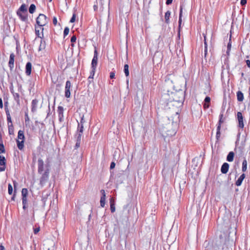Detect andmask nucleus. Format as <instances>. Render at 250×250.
<instances>
[{
	"mask_svg": "<svg viewBox=\"0 0 250 250\" xmlns=\"http://www.w3.org/2000/svg\"><path fill=\"white\" fill-rule=\"evenodd\" d=\"M167 95L169 96L168 99L167 104L168 105H173V102L175 103L176 105L181 104L184 100V93L183 91L179 89H175V91H171L170 93H168Z\"/></svg>",
	"mask_w": 250,
	"mask_h": 250,
	"instance_id": "f257e3e1",
	"label": "nucleus"
},
{
	"mask_svg": "<svg viewBox=\"0 0 250 250\" xmlns=\"http://www.w3.org/2000/svg\"><path fill=\"white\" fill-rule=\"evenodd\" d=\"M6 117L7 125L8 128V134L10 136L12 135L13 137H14V127L12 121L11 117L8 108V106L4 107Z\"/></svg>",
	"mask_w": 250,
	"mask_h": 250,
	"instance_id": "f03ea898",
	"label": "nucleus"
},
{
	"mask_svg": "<svg viewBox=\"0 0 250 250\" xmlns=\"http://www.w3.org/2000/svg\"><path fill=\"white\" fill-rule=\"evenodd\" d=\"M17 15L19 16L21 21L27 20V10L25 4L21 5L18 11H17Z\"/></svg>",
	"mask_w": 250,
	"mask_h": 250,
	"instance_id": "7ed1b4c3",
	"label": "nucleus"
},
{
	"mask_svg": "<svg viewBox=\"0 0 250 250\" xmlns=\"http://www.w3.org/2000/svg\"><path fill=\"white\" fill-rule=\"evenodd\" d=\"M18 140L17 139V146L19 149L22 150L24 147V142L25 139L23 131L20 130L18 131Z\"/></svg>",
	"mask_w": 250,
	"mask_h": 250,
	"instance_id": "20e7f679",
	"label": "nucleus"
},
{
	"mask_svg": "<svg viewBox=\"0 0 250 250\" xmlns=\"http://www.w3.org/2000/svg\"><path fill=\"white\" fill-rule=\"evenodd\" d=\"M36 22L40 27H42L48 22L47 17L44 14H40L36 19Z\"/></svg>",
	"mask_w": 250,
	"mask_h": 250,
	"instance_id": "39448f33",
	"label": "nucleus"
},
{
	"mask_svg": "<svg viewBox=\"0 0 250 250\" xmlns=\"http://www.w3.org/2000/svg\"><path fill=\"white\" fill-rule=\"evenodd\" d=\"M42 175L40 178V183L42 186H43L47 182L49 178V170L47 168L45 170L43 173H42Z\"/></svg>",
	"mask_w": 250,
	"mask_h": 250,
	"instance_id": "423d86ee",
	"label": "nucleus"
},
{
	"mask_svg": "<svg viewBox=\"0 0 250 250\" xmlns=\"http://www.w3.org/2000/svg\"><path fill=\"white\" fill-rule=\"evenodd\" d=\"M28 194V190L26 188H23L21 191V195L22 196V204H23V208L25 209L27 208V196Z\"/></svg>",
	"mask_w": 250,
	"mask_h": 250,
	"instance_id": "0eeeda50",
	"label": "nucleus"
},
{
	"mask_svg": "<svg viewBox=\"0 0 250 250\" xmlns=\"http://www.w3.org/2000/svg\"><path fill=\"white\" fill-rule=\"evenodd\" d=\"M223 117V114H221L219 115V120L218 125V126L217 127V132H216V137L217 140L220 136V129H221V124L224 122Z\"/></svg>",
	"mask_w": 250,
	"mask_h": 250,
	"instance_id": "6e6552de",
	"label": "nucleus"
},
{
	"mask_svg": "<svg viewBox=\"0 0 250 250\" xmlns=\"http://www.w3.org/2000/svg\"><path fill=\"white\" fill-rule=\"evenodd\" d=\"M169 121H172V125L174 126H176L180 121L179 115L178 112H176L173 117H170L168 119Z\"/></svg>",
	"mask_w": 250,
	"mask_h": 250,
	"instance_id": "1a4fd4ad",
	"label": "nucleus"
},
{
	"mask_svg": "<svg viewBox=\"0 0 250 250\" xmlns=\"http://www.w3.org/2000/svg\"><path fill=\"white\" fill-rule=\"evenodd\" d=\"M237 118L238 122V126L241 128H243L244 126L243 121L244 118L241 112H237Z\"/></svg>",
	"mask_w": 250,
	"mask_h": 250,
	"instance_id": "9d476101",
	"label": "nucleus"
},
{
	"mask_svg": "<svg viewBox=\"0 0 250 250\" xmlns=\"http://www.w3.org/2000/svg\"><path fill=\"white\" fill-rule=\"evenodd\" d=\"M71 86V83L69 81H67L65 83V97L66 98H69L70 96V87Z\"/></svg>",
	"mask_w": 250,
	"mask_h": 250,
	"instance_id": "9b49d317",
	"label": "nucleus"
},
{
	"mask_svg": "<svg viewBox=\"0 0 250 250\" xmlns=\"http://www.w3.org/2000/svg\"><path fill=\"white\" fill-rule=\"evenodd\" d=\"M15 55L13 53L10 55L9 61L8 62V66L11 71H13L14 67Z\"/></svg>",
	"mask_w": 250,
	"mask_h": 250,
	"instance_id": "f8f14e48",
	"label": "nucleus"
},
{
	"mask_svg": "<svg viewBox=\"0 0 250 250\" xmlns=\"http://www.w3.org/2000/svg\"><path fill=\"white\" fill-rule=\"evenodd\" d=\"M97 61H98V53H97V51L96 50H95L94 57L92 60V62H91L92 68L93 70H95V69H96V67L97 64Z\"/></svg>",
	"mask_w": 250,
	"mask_h": 250,
	"instance_id": "ddd939ff",
	"label": "nucleus"
},
{
	"mask_svg": "<svg viewBox=\"0 0 250 250\" xmlns=\"http://www.w3.org/2000/svg\"><path fill=\"white\" fill-rule=\"evenodd\" d=\"M44 162L43 160L40 158L38 161V172L40 174H42L43 171Z\"/></svg>",
	"mask_w": 250,
	"mask_h": 250,
	"instance_id": "4468645a",
	"label": "nucleus"
},
{
	"mask_svg": "<svg viewBox=\"0 0 250 250\" xmlns=\"http://www.w3.org/2000/svg\"><path fill=\"white\" fill-rule=\"evenodd\" d=\"M6 159L2 155H0V171H4L5 169Z\"/></svg>",
	"mask_w": 250,
	"mask_h": 250,
	"instance_id": "2eb2a0df",
	"label": "nucleus"
},
{
	"mask_svg": "<svg viewBox=\"0 0 250 250\" xmlns=\"http://www.w3.org/2000/svg\"><path fill=\"white\" fill-rule=\"evenodd\" d=\"M5 152V147L3 145L2 134L0 132V154Z\"/></svg>",
	"mask_w": 250,
	"mask_h": 250,
	"instance_id": "dca6fc26",
	"label": "nucleus"
},
{
	"mask_svg": "<svg viewBox=\"0 0 250 250\" xmlns=\"http://www.w3.org/2000/svg\"><path fill=\"white\" fill-rule=\"evenodd\" d=\"M229 164L227 163H224L221 168V171L223 174H226L228 172L229 168Z\"/></svg>",
	"mask_w": 250,
	"mask_h": 250,
	"instance_id": "f3484780",
	"label": "nucleus"
},
{
	"mask_svg": "<svg viewBox=\"0 0 250 250\" xmlns=\"http://www.w3.org/2000/svg\"><path fill=\"white\" fill-rule=\"evenodd\" d=\"M38 101L37 99H34L31 103V111L35 112L37 111Z\"/></svg>",
	"mask_w": 250,
	"mask_h": 250,
	"instance_id": "a211bd4d",
	"label": "nucleus"
},
{
	"mask_svg": "<svg viewBox=\"0 0 250 250\" xmlns=\"http://www.w3.org/2000/svg\"><path fill=\"white\" fill-rule=\"evenodd\" d=\"M32 70V64L30 62H28L25 66V73L27 76L31 74Z\"/></svg>",
	"mask_w": 250,
	"mask_h": 250,
	"instance_id": "6ab92c4d",
	"label": "nucleus"
},
{
	"mask_svg": "<svg viewBox=\"0 0 250 250\" xmlns=\"http://www.w3.org/2000/svg\"><path fill=\"white\" fill-rule=\"evenodd\" d=\"M246 175L245 174L243 173L241 175V176L238 178L237 180L236 181L235 185L239 187L242 185V182L244 178H245Z\"/></svg>",
	"mask_w": 250,
	"mask_h": 250,
	"instance_id": "aec40b11",
	"label": "nucleus"
},
{
	"mask_svg": "<svg viewBox=\"0 0 250 250\" xmlns=\"http://www.w3.org/2000/svg\"><path fill=\"white\" fill-rule=\"evenodd\" d=\"M63 108L62 106L58 107V114H59V121L60 122H62L63 120Z\"/></svg>",
	"mask_w": 250,
	"mask_h": 250,
	"instance_id": "412c9836",
	"label": "nucleus"
},
{
	"mask_svg": "<svg viewBox=\"0 0 250 250\" xmlns=\"http://www.w3.org/2000/svg\"><path fill=\"white\" fill-rule=\"evenodd\" d=\"M40 29L42 31L41 33H40V30L39 29H37V28H36V29H35L36 35L39 38H40L42 39L43 38V28L42 27H40Z\"/></svg>",
	"mask_w": 250,
	"mask_h": 250,
	"instance_id": "4be33fe9",
	"label": "nucleus"
},
{
	"mask_svg": "<svg viewBox=\"0 0 250 250\" xmlns=\"http://www.w3.org/2000/svg\"><path fill=\"white\" fill-rule=\"evenodd\" d=\"M234 153L232 151L229 152L227 157V160L229 162H232L234 159Z\"/></svg>",
	"mask_w": 250,
	"mask_h": 250,
	"instance_id": "5701e85b",
	"label": "nucleus"
},
{
	"mask_svg": "<svg viewBox=\"0 0 250 250\" xmlns=\"http://www.w3.org/2000/svg\"><path fill=\"white\" fill-rule=\"evenodd\" d=\"M236 95H237V99L238 101L242 102L243 101L244 95L241 91H237V93H236Z\"/></svg>",
	"mask_w": 250,
	"mask_h": 250,
	"instance_id": "b1692460",
	"label": "nucleus"
},
{
	"mask_svg": "<svg viewBox=\"0 0 250 250\" xmlns=\"http://www.w3.org/2000/svg\"><path fill=\"white\" fill-rule=\"evenodd\" d=\"M13 187H14V194L13 196L11 197V199L9 200V202H11L12 201H15V198L16 196V181L13 180Z\"/></svg>",
	"mask_w": 250,
	"mask_h": 250,
	"instance_id": "393cba45",
	"label": "nucleus"
},
{
	"mask_svg": "<svg viewBox=\"0 0 250 250\" xmlns=\"http://www.w3.org/2000/svg\"><path fill=\"white\" fill-rule=\"evenodd\" d=\"M170 13H171L169 11H167V12H166L165 15V22L167 24H168L169 23V17H170Z\"/></svg>",
	"mask_w": 250,
	"mask_h": 250,
	"instance_id": "a878e982",
	"label": "nucleus"
},
{
	"mask_svg": "<svg viewBox=\"0 0 250 250\" xmlns=\"http://www.w3.org/2000/svg\"><path fill=\"white\" fill-rule=\"evenodd\" d=\"M247 169V161L246 160V159H244L243 161V162H242V170L243 172H245L246 171Z\"/></svg>",
	"mask_w": 250,
	"mask_h": 250,
	"instance_id": "bb28decb",
	"label": "nucleus"
},
{
	"mask_svg": "<svg viewBox=\"0 0 250 250\" xmlns=\"http://www.w3.org/2000/svg\"><path fill=\"white\" fill-rule=\"evenodd\" d=\"M165 132L167 136H172L175 133V129L168 130L167 131H165Z\"/></svg>",
	"mask_w": 250,
	"mask_h": 250,
	"instance_id": "cd10ccee",
	"label": "nucleus"
},
{
	"mask_svg": "<svg viewBox=\"0 0 250 250\" xmlns=\"http://www.w3.org/2000/svg\"><path fill=\"white\" fill-rule=\"evenodd\" d=\"M128 68H129V66H128V64H125L124 65V72L125 73V75L126 77L128 76H129V70H128Z\"/></svg>",
	"mask_w": 250,
	"mask_h": 250,
	"instance_id": "c85d7f7f",
	"label": "nucleus"
},
{
	"mask_svg": "<svg viewBox=\"0 0 250 250\" xmlns=\"http://www.w3.org/2000/svg\"><path fill=\"white\" fill-rule=\"evenodd\" d=\"M182 10H183V6L182 5L180 6V14H179V26L180 27L182 22Z\"/></svg>",
	"mask_w": 250,
	"mask_h": 250,
	"instance_id": "c756f323",
	"label": "nucleus"
},
{
	"mask_svg": "<svg viewBox=\"0 0 250 250\" xmlns=\"http://www.w3.org/2000/svg\"><path fill=\"white\" fill-rule=\"evenodd\" d=\"M83 131V125L78 124L77 131L78 133L82 134Z\"/></svg>",
	"mask_w": 250,
	"mask_h": 250,
	"instance_id": "7c9ffc66",
	"label": "nucleus"
},
{
	"mask_svg": "<svg viewBox=\"0 0 250 250\" xmlns=\"http://www.w3.org/2000/svg\"><path fill=\"white\" fill-rule=\"evenodd\" d=\"M36 10V6L34 4H32L30 5L29 8V12L31 14H33Z\"/></svg>",
	"mask_w": 250,
	"mask_h": 250,
	"instance_id": "2f4dec72",
	"label": "nucleus"
},
{
	"mask_svg": "<svg viewBox=\"0 0 250 250\" xmlns=\"http://www.w3.org/2000/svg\"><path fill=\"white\" fill-rule=\"evenodd\" d=\"M8 192L9 195H12L13 192L14 193V190L13 188V187L11 184H9L8 186Z\"/></svg>",
	"mask_w": 250,
	"mask_h": 250,
	"instance_id": "473e14b6",
	"label": "nucleus"
},
{
	"mask_svg": "<svg viewBox=\"0 0 250 250\" xmlns=\"http://www.w3.org/2000/svg\"><path fill=\"white\" fill-rule=\"evenodd\" d=\"M105 198L104 197H101L100 199V205L102 207L104 208L105 204Z\"/></svg>",
	"mask_w": 250,
	"mask_h": 250,
	"instance_id": "72a5a7b5",
	"label": "nucleus"
},
{
	"mask_svg": "<svg viewBox=\"0 0 250 250\" xmlns=\"http://www.w3.org/2000/svg\"><path fill=\"white\" fill-rule=\"evenodd\" d=\"M69 32V28L68 27H66L64 28V30L63 31L64 38L68 34Z\"/></svg>",
	"mask_w": 250,
	"mask_h": 250,
	"instance_id": "f704fd0d",
	"label": "nucleus"
},
{
	"mask_svg": "<svg viewBox=\"0 0 250 250\" xmlns=\"http://www.w3.org/2000/svg\"><path fill=\"white\" fill-rule=\"evenodd\" d=\"M99 3L100 5V9L103 11L104 9V1L103 0H99Z\"/></svg>",
	"mask_w": 250,
	"mask_h": 250,
	"instance_id": "c9c22d12",
	"label": "nucleus"
},
{
	"mask_svg": "<svg viewBox=\"0 0 250 250\" xmlns=\"http://www.w3.org/2000/svg\"><path fill=\"white\" fill-rule=\"evenodd\" d=\"M82 135V134L77 133V134L76 135L77 142H81Z\"/></svg>",
	"mask_w": 250,
	"mask_h": 250,
	"instance_id": "e433bc0d",
	"label": "nucleus"
},
{
	"mask_svg": "<svg viewBox=\"0 0 250 250\" xmlns=\"http://www.w3.org/2000/svg\"><path fill=\"white\" fill-rule=\"evenodd\" d=\"M29 121V118L28 117V114H27V113H25V122L26 124H27V123L28 124Z\"/></svg>",
	"mask_w": 250,
	"mask_h": 250,
	"instance_id": "4c0bfd02",
	"label": "nucleus"
},
{
	"mask_svg": "<svg viewBox=\"0 0 250 250\" xmlns=\"http://www.w3.org/2000/svg\"><path fill=\"white\" fill-rule=\"evenodd\" d=\"M76 39H77V38H76V36H75V35L71 37V42L72 43L75 42H76ZM71 45H72V46H74V44H73V43H72Z\"/></svg>",
	"mask_w": 250,
	"mask_h": 250,
	"instance_id": "58836bf2",
	"label": "nucleus"
},
{
	"mask_svg": "<svg viewBox=\"0 0 250 250\" xmlns=\"http://www.w3.org/2000/svg\"><path fill=\"white\" fill-rule=\"evenodd\" d=\"M230 48H231V43H230V42H229V43L228 44V45H227V53L228 55H229V52L230 50Z\"/></svg>",
	"mask_w": 250,
	"mask_h": 250,
	"instance_id": "ea45409f",
	"label": "nucleus"
},
{
	"mask_svg": "<svg viewBox=\"0 0 250 250\" xmlns=\"http://www.w3.org/2000/svg\"><path fill=\"white\" fill-rule=\"evenodd\" d=\"M85 122V121L84 119V115H83L81 117V119L80 123H78V124L83 125V124Z\"/></svg>",
	"mask_w": 250,
	"mask_h": 250,
	"instance_id": "a19ab883",
	"label": "nucleus"
},
{
	"mask_svg": "<svg viewBox=\"0 0 250 250\" xmlns=\"http://www.w3.org/2000/svg\"><path fill=\"white\" fill-rule=\"evenodd\" d=\"M110 206V210L111 212L113 213L115 211V205H111Z\"/></svg>",
	"mask_w": 250,
	"mask_h": 250,
	"instance_id": "79ce46f5",
	"label": "nucleus"
},
{
	"mask_svg": "<svg viewBox=\"0 0 250 250\" xmlns=\"http://www.w3.org/2000/svg\"><path fill=\"white\" fill-rule=\"evenodd\" d=\"M210 102V98L209 97L207 96L205 99L204 103L209 104Z\"/></svg>",
	"mask_w": 250,
	"mask_h": 250,
	"instance_id": "37998d69",
	"label": "nucleus"
},
{
	"mask_svg": "<svg viewBox=\"0 0 250 250\" xmlns=\"http://www.w3.org/2000/svg\"><path fill=\"white\" fill-rule=\"evenodd\" d=\"M10 90H11V92L12 93L13 95V96L14 97V99H16V95L14 93V87L12 85V84H11V86L10 87Z\"/></svg>",
	"mask_w": 250,
	"mask_h": 250,
	"instance_id": "c03bdc74",
	"label": "nucleus"
},
{
	"mask_svg": "<svg viewBox=\"0 0 250 250\" xmlns=\"http://www.w3.org/2000/svg\"><path fill=\"white\" fill-rule=\"evenodd\" d=\"M75 18H76V16H75V14H74L72 17V18H71L70 20V22H74L75 21Z\"/></svg>",
	"mask_w": 250,
	"mask_h": 250,
	"instance_id": "a18cd8bd",
	"label": "nucleus"
},
{
	"mask_svg": "<svg viewBox=\"0 0 250 250\" xmlns=\"http://www.w3.org/2000/svg\"><path fill=\"white\" fill-rule=\"evenodd\" d=\"M109 203H110V205H115V200L113 198H111L110 199V201H109Z\"/></svg>",
	"mask_w": 250,
	"mask_h": 250,
	"instance_id": "49530a36",
	"label": "nucleus"
},
{
	"mask_svg": "<svg viewBox=\"0 0 250 250\" xmlns=\"http://www.w3.org/2000/svg\"><path fill=\"white\" fill-rule=\"evenodd\" d=\"M101 193L102 195V196L101 197H104V198H106V195H105V192L104 190L102 189L101 190Z\"/></svg>",
	"mask_w": 250,
	"mask_h": 250,
	"instance_id": "de8ad7c7",
	"label": "nucleus"
},
{
	"mask_svg": "<svg viewBox=\"0 0 250 250\" xmlns=\"http://www.w3.org/2000/svg\"><path fill=\"white\" fill-rule=\"evenodd\" d=\"M53 23L54 25H56L57 24V18L55 17H54V18H53Z\"/></svg>",
	"mask_w": 250,
	"mask_h": 250,
	"instance_id": "09e8293b",
	"label": "nucleus"
},
{
	"mask_svg": "<svg viewBox=\"0 0 250 250\" xmlns=\"http://www.w3.org/2000/svg\"><path fill=\"white\" fill-rule=\"evenodd\" d=\"M115 77V73L114 72H111L110 73V78L111 79H113Z\"/></svg>",
	"mask_w": 250,
	"mask_h": 250,
	"instance_id": "8fccbe9b",
	"label": "nucleus"
},
{
	"mask_svg": "<svg viewBox=\"0 0 250 250\" xmlns=\"http://www.w3.org/2000/svg\"><path fill=\"white\" fill-rule=\"evenodd\" d=\"M115 167V163L113 162H111V164H110V169H113Z\"/></svg>",
	"mask_w": 250,
	"mask_h": 250,
	"instance_id": "3c124183",
	"label": "nucleus"
},
{
	"mask_svg": "<svg viewBox=\"0 0 250 250\" xmlns=\"http://www.w3.org/2000/svg\"><path fill=\"white\" fill-rule=\"evenodd\" d=\"M209 106V104H208V103H204V104H203V106L205 109L208 108Z\"/></svg>",
	"mask_w": 250,
	"mask_h": 250,
	"instance_id": "603ef678",
	"label": "nucleus"
},
{
	"mask_svg": "<svg viewBox=\"0 0 250 250\" xmlns=\"http://www.w3.org/2000/svg\"><path fill=\"white\" fill-rule=\"evenodd\" d=\"M240 3L242 5H245L247 3V0H241Z\"/></svg>",
	"mask_w": 250,
	"mask_h": 250,
	"instance_id": "864d4df0",
	"label": "nucleus"
},
{
	"mask_svg": "<svg viewBox=\"0 0 250 250\" xmlns=\"http://www.w3.org/2000/svg\"><path fill=\"white\" fill-rule=\"evenodd\" d=\"M44 48V45H42V40H41V44H40V47H39V50H41V49L42 48Z\"/></svg>",
	"mask_w": 250,
	"mask_h": 250,
	"instance_id": "5fc2aeb1",
	"label": "nucleus"
},
{
	"mask_svg": "<svg viewBox=\"0 0 250 250\" xmlns=\"http://www.w3.org/2000/svg\"><path fill=\"white\" fill-rule=\"evenodd\" d=\"M92 72H93V75H90V76L88 77V79H93V76L94 75L95 70H93L92 69Z\"/></svg>",
	"mask_w": 250,
	"mask_h": 250,
	"instance_id": "6e6d98bb",
	"label": "nucleus"
},
{
	"mask_svg": "<svg viewBox=\"0 0 250 250\" xmlns=\"http://www.w3.org/2000/svg\"><path fill=\"white\" fill-rule=\"evenodd\" d=\"M3 102L1 98H0V108H3Z\"/></svg>",
	"mask_w": 250,
	"mask_h": 250,
	"instance_id": "4d7b16f0",
	"label": "nucleus"
},
{
	"mask_svg": "<svg viewBox=\"0 0 250 250\" xmlns=\"http://www.w3.org/2000/svg\"><path fill=\"white\" fill-rule=\"evenodd\" d=\"M204 44H205V48H207V43L206 41V36H204Z\"/></svg>",
	"mask_w": 250,
	"mask_h": 250,
	"instance_id": "13d9d810",
	"label": "nucleus"
},
{
	"mask_svg": "<svg viewBox=\"0 0 250 250\" xmlns=\"http://www.w3.org/2000/svg\"><path fill=\"white\" fill-rule=\"evenodd\" d=\"M94 11H96L98 9V2L97 1V4H94L93 6Z\"/></svg>",
	"mask_w": 250,
	"mask_h": 250,
	"instance_id": "bf43d9fd",
	"label": "nucleus"
},
{
	"mask_svg": "<svg viewBox=\"0 0 250 250\" xmlns=\"http://www.w3.org/2000/svg\"><path fill=\"white\" fill-rule=\"evenodd\" d=\"M246 62L247 66L249 68H250V61L249 60H246Z\"/></svg>",
	"mask_w": 250,
	"mask_h": 250,
	"instance_id": "052dcab7",
	"label": "nucleus"
},
{
	"mask_svg": "<svg viewBox=\"0 0 250 250\" xmlns=\"http://www.w3.org/2000/svg\"><path fill=\"white\" fill-rule=\"evenodd\" d=\"M8 101H5V99H4V107L8 106Z\"/></svg>",
	"mask_w": 250,
	"mask_h": 250,
	"instance_id": "680f3d73",
	"label": "nucleus"
},
{
	"mask_svg": "<svg viewBox=\"0 0 250 250\" xmlns=\"http://www.w3.org/2000/svg\"><path fill=\"white\" fill-rule=\"evenodd\" d=\"M172 2V0H167L166 1V4L167 5H169L170 4H171Z\"/></svg>",
	"mask_w": 250,
	"mask_h": 250,
	"instance_id": "e2e57ef3",
	"label": "nucleus"
},
{
	"mask_svg": "<svg viewBox=\"0 0 250 250\" xmlns=\"http://www.w3.org/2000/svg\"><path fill=\"white\" fill-rule=\"evenodd\" d=\"M80 143L81 142H77V141L76 145H75V147L76 148H78L80 146Z\"/></svg>",
	"mask_w": 250,
	"mask_h": 250,
	"instance_id": "0e129e2a",
	"label": "nucleus"
},
{
	"mask_svg": "<svg viewBox=\"0 0 250 250\" xmlns=\"http://www.w3.org/2000/svg\"><path fill=\"white\" fill-rule=\"evenodd\" d=\"M40 230L39 228H36L34 229V233L37 234Z\"/></svg>",
	"mask_w": 250,
	"mask_h": 250,
	"instance_id": "69168bd1",
	"label": "nucleus"
},
{
	"mask_svg": "<svg viewBox=\"0 0 250 250\" xmlns=\"http://www.w3.org/2000/svg\"><path fill=\"white\" fill-rule=\"evenodd\" d=\"M4 247L2 245H0V250H4Z\"/></svg>",
	"mask_w": 250,
	"mask_h": 250,
	"instance_id": "338daca9",
	"label": "nucleus"
},
{
	"mask_svg": "<svg viewBox=\"0 0 250 250\" xmlns=\"http://www.w3.org/2000/svg\"><path fill=\"white\" fill-rule=\"evenodd\" d=\"M207 53V47L206 48H205V56H206Z\"/></svg>",
	"mask_w": 250,
	"mask_h": 250,
	"instance_id": "774afa93",
	"label": "nucleus"
}]
</instances>
